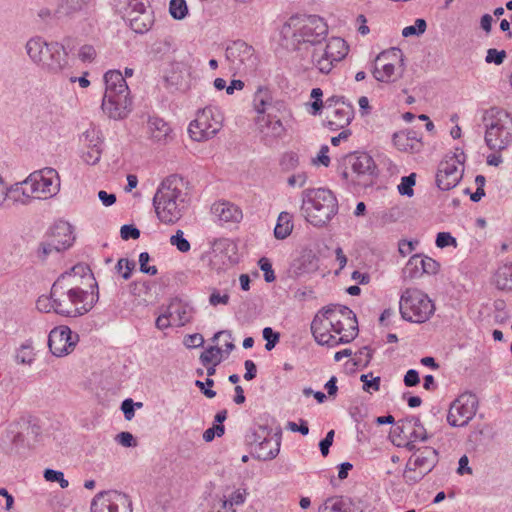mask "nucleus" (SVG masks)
<instances>
[{
    "instance_id": "nucleus-1",
    "label": "nucleus",
    "mask_w": 512,
    "mask_h": 512,
    "mask_svg": "<svg viewBox=\"0 0 512 512\" xmlns=\"http://www.w3.org/2000/svg\"><path fill=\"white\" fill-rule=\"evenodd\" d=\"M91 272L84 264H76L62 273L52 284L51 294L55 300L56 314L79 317L88 313L99 299V292L90 294L80 287V280Z\"/></svg>"
},
{
    "instance_id": "nucleus-2",
    "label": "nucleus",
    "mask_w": 512,
    "mask_h": 512,
    "mask_svg": "<svg viewBox=\"0 0 512 512\" xmlns=\"http://www.w3.org/2000/svg\"><path fill=\"white\" fill-rule=\"evenodd\" d=\"M295 20L297 18L292 17L282 26L281 45L289 51L298 52L303 59L307 58L311 52L315 58L327 38V24L319 16L310 15L298 29L293 30Z\"/></svg>"
},
{
    "instance_id": "nucleus-3",
    "label": "nucleus",
    "mask_w": 512,
    "mask_h": 512,
    "mask_svg": "<svg viewBox=\"0 0 512 512\" xmlns=\"http://www.w3.org/2000/svg\"><path fill=\"white\" fill-rule=\"evenodd\" d=\"M184 187V179L176 174L168 176L159 185L153 197V206L161 222L174 224L182 217L188 202Z\"/></svg>"
},
{
    "instance_id": "nucleus-4",
    "label": "nucleus",
    "mask_w": 512,
    "mask_h": 512,
    "mask_svg": "<svg viewBox=\"0 0 512 512\" xmlns=\"http://www.w3.org/2000/svg\"><path fill=\"white\" fill-rule=\"evenodd\" d=\"M301 196L303 216L315 227L326 226L338 213V201L329 189L308 188Z\"/></svg>"
},
{
    "instance_id": "nucleus-5",
    "label": "nucleus",
    "mask_w": 512,
    "mask_h": 512,
    "mask_svg": "<svg viewBox=\"0 0 512 512\" xmlns=\"http://www.w3.org/2000/svg\"><path fill=\"white\" fill-rule=\"evenodd\" d=\"M105 94L102 110L110 118L123 119L131 111L132 100L125 77L118 70H110L104 75Z\"/></svg>"
},
{
    "instance_id": "nucleus-6",
    "label": "nucleus",
    "mask_w": 512,
    "mask_h": 512,
    "mask_svg": "<svg viewBox=\"0 0 512 512\" xmlns=\"http://www.w3.org/2000/svg\"><path fill=\"white\" fill-rule=\"evenodd\" d=\"M25 47L30 59L49 72L58 73L68 64L67 53L57 42L47 43L41 37H33Z\"/></svg>"
},
{
    "instance_id": "nucleus-7",
    "label": "nucleus",
    "mask_w": 512,
    "mask_h": 512,
    "mask_svg": "<svg viewBox=\"0 0 512 512\" xmlns=\"http://www.w3.org/2000/svg\"><path fill=\"white\" fill-rule=\"evenodd\" d=\"M40 420L32 415H25L9 424L7 438L11 451L21 454L25 449H32L42 440Z\"/></svg>"
},
{
    "instance_id": "nucleus-8",
    "label": "nucleus",
    "mask_w": 512,
    "mask_h": 512,
    "mask_svg": "<svg viewBox=\"0 0 512 512\" xmlns=\"http://www.w3.org/2000/svg\"><path fill=\"white\" fill-rule=\"evenodd\" d=\"M399 309L404 320L424 323L433 315L435 306L432 300L416 288H407L401 295Z\"/></svg>"
},
{
    "instance_id": "nucleus-9",
    "label": "nucleus",
    "mask_w": 512,
    "mask_h": 512,
    "mask_svg": "<svg viewBox=\"0 0 512 512\" xmlns=\"http://www.w3.org/2000/svg\"><path fill=\"white\" fill-rule=\"evenodd\" d=\"M485 143L490 150L502 151L512 143V116L504 110H491L486 119Z\"/></svg>"
},
{
    "instance_id": "nucleus-10",
    "label": "nucleus",
    "mask_w": 512,
    "mask_h": 512,
    "mask_svg": "<svg viewBox=\"0 0 512 512\" xmlns=\"http://www.w3.org/2000/svg\"><path fill=\"white\" fill-rule=\"evenodd\" d=\"M75 241L73 227L66 221H59L51 228L47 239L39 244L38 257L46 260L52 253H60L70 248Z\"/></svg>"
},
{
    "instance_id": "nucleus-11",
    "label": "nucleus",
    "mask_w": 512,
    "mask_h": 512,
    "mask_svg": "<svg viewBox=\"0 0 512 512\" xmlns=\"http://www.w3.org/2000/svg\"><path fill=\"white\" fill-rule=\"evenodd\" d=\"M24 184L30 186L31 194H35L37 199H48L59 192L60 179L55 169L45 167L32 172L25 180Z\"/></svg>"
},
{
    "instance_id": "nucleus-12",
    "label": "nucleus",
    "mask_w": 512,
    "mask_h": 512,
    "mask_svg": "<svg viewBox=\"0 0 512 512\" xmlns=\"http://www.w3.org/2000/svg\"><path fill=\"white\" fill-rule=\"evenodd\" d=\"M225 57L230 68L238 73L254 72L258 65L254 48L243 40H236L229 44Z\"/></svg>"
},
{
    "instance_id": "nucleus-13",
    "label": "nucleus",
    "mask_w": 512,
    "mask_h": 512,
    "mask_svg": "<svg viewBox=\"0 0 512 512\" xmlns=\"http://www.w3.org/2000/svg\"><path fill=\"white\" fill-rule=\"evenodd\" d=\"M477 408V396L470 392L463 393L450 405L447 421L453 427L466 426L475 416Z\"/></svg>"
},
{
    "instance_id": "nucleus-14",
    "label": "nucleus",
    "mask_w": 512,
    "mask_h": 512,
    "mask_svg": "<svg viewBox=\"0 0 512 512\" xmlns=\"http://www.w3.org/2000/svg\"><path fill=\"white\" fill-rule=\"evenodd\" d=\"M344 164L350 165L356 175V182L364 187L373 183L377 176V166L373 158L367 153H352L344 157Z\"/></svg>"
},
{
    "instance_id": "nucleus-15",
    "label": "nucleus",
    "mask_w": 512,
    "mask_h": 512,
    "mask_svg": "<svg viewBox=\"0 0 512 512\" xmlns=\"http://www.w3.org/2000/svg\"><path fill=\"white\" fill-rule=\"evenodd\" d=\"M91 512H132L131 502L123 493L102 491L93 498Z\"/></svg>"
},
{
    "instance_id": "nucleus-16",
    "label": "nucleus",
    "mask_w": 512,
    "mask_h": 512,
    "mask_svg": "<svg viewBox=\"0 0 512 512\" xmlns=\"http://www.w3.org/2000/svg\"><path fill=\"white\" fill-rule=\"evenodd\" d=\"M221 124L212 118L209 108L198 111L196 118L189 124L188 132L195 141H204L216 135Z\"/></svg>"
},
{
    "instance_id": "nucleus-17",
    "label": "nucleus",
    "mask_w": 512,
    "mask_h": 512,
    "mask_svg": "<svg viewBox=\"0 0 512 512\" xmlns=\"http://www.w3.org/2000/svg\"><path fill=\"white\" fill-rule=\"evenodd\" d=\"M78 338L67 326L55 327L49 333L48 346L53 355L61 357L73 351Z\"/></svg>"
},
{
    "instance_id": "nucleus-18",
    "label": "nucleus",
    "mask_w": 512,
    "mask_h": 512,
    "mask_svg": "<svg viewBox=\"0 0 512 512\" xmlns=\"http://www.w3.org/2000/svg\"><path fill=\"white\" fill-rule=\"evenodd\" d=\"M395 440H420L426 441L428 434L419 417L410 416L400 420L393 430Z\"/></svg>"
},
{
    "instance_id": "nucleus-19",
    "label": "nucleus",
    "mask_w": 512,
    "mask_h": 512,
    "mask_svg": "<svg viewBox=\"0 0 512 512\" xmlns=\"http://www.w3.org/2000/svg\"><path fill=\"white\" fill-rule=\"evenodd\" d=\"M461 163L462 162L460 160H455L452 157L450 160L442 161L439 164L436 174V184L439 189L447 191L458 184L462 176L461 171L458 169V164Z\"/></svg>"
},
{
    "instance_id": "nucleus-20",
    "label": "nucleus",
    "mask_w": 512,
    "mask_h": 512,
    "mask_svg": "<svg viewBox=\"0 0 512 512\" xmlns=\"http://www.w3.org/2000/svg\"><path fill=\"white\" fill-rule=\"evenodd\" d=\"M439 270V263L430 257L413 255L403 269L405 279H415L423 274H436Z\"/></svg>"
},
{
    "instance_id": "nucleus-21",
    "label": "nucleus",
    "mask_w": 512,
    "mask_h": 512,
    "mask_svg": "<svg viewBox=\"0 0 512 512\" xmlns=\"http://www.w3.org/2000/svg\"><path fill=\"white\" fill-rule=\"evenodd\" d=\"M35 198V194H31L30 192V186H26L24 181L8 189L0 178V204L7 200L13 203L27 205Z\"/></svg>"
},
{
    "instance_id": "nucleus-22",
    "label": "nucleus",
    "mask_w": 512,
    "mask_h": 512,
    "mask_svg": "<svg viewBox=\"0 0 512 512\" xmlns=\"http://www.w3.org/2000/svg\"><path fill=\"white\" fill-rule=\"evenodd\" d=\"M354 118V107L349 102H341L338 107H334L327 112V126L331 130L343 129L348 126Z\"/></svg>"
},
{
    "instance_id": "nucleus-23",
    "label": "nucleus",
    "mask_w": 512,
    "mask_h": 512,
    "mask_svg": "<svg viewBox=\"0 0 512 512\" xmlns=\"http://www.w3.org/2000/svg\"><path fill=\"white\" fill-rule=\"evenodd\" d=\"M417 451L418 453H414L407 463H409V467L418 469L422 474L427 475L438 463V452L431 447H425L423 450Z\"/></svg>"
},
{
    "instance_id": "nucleus-24",
    "label": "nucleus",
    "mask_w": 512,
    "mask_h": 512,
    "mask_svg": "<svg viewBox=\"0 0 512 512\" xmlns=\"http://www.w3.org/2000/svg\"><path fill=\"white\" fill-rule=\"evenodd\" d=\"M83 136L88 150L82 154V159L89 165H96L100 161L102 154V140L99 137V132L95 129L87 130Z\"/></svg>"
},
{
    "instance_id": "nucleus-25",
    "label": "nucleus",
    "mask_w": 512,
    "mask_h": 512,
    "mask_svg": "<svg viewBox=\"0 0 512 512\" xmlns=\"http://www.w3.org/2000/svg\"><path fill=\"white\" fill-rule=\"evenodd\" d=\"M319 512H362V509L350 497L333 496L326 499Z\"/></svg>"
},
{
    "instance_id": "nucleus-26",
    "label": "nucleus",
    "mask_w": 512,
    "mask_h": 512,
    "mask_svg": "<svg viewBox=\"0 0 512 512\" xmlns=\"http://www.w3.org/2000/svg\"><path fill=\"white\" fill-rule=\"evenodd\" d=\"M280 439L264 437L255 447L253 456L258 460L268 461L276 458L280 452Z\"/></svg>"
},
{
    "instance_id": "nucleus-27",
    "label": "nucleus",
    "mask_w": 512,
    "mask_h": 512,
    "mask_svg": "<svg viewBox=\"0 0 512 512\" xmlns=\"http://www.w3.org/2000/svg\"><path fill=\"white\" fill-rule=\"evenodd\" d=\"M340 307L344 306L338 304H330L320 311L323 317L329 321L328 326L337 334H341L343 331L350 330L346 320L339 313Z\"/></svg>"
},
{
    "instance_id": "nucleus-28",
    "label": "nucleus",
    "mask_w": 512,
    "mask_h": 512,
    "mask_svg": "<svg viewBox=\"0 0 512 512\" xmlns=\"http://www.w3.org/2000/svg\"><path fill=\"white\" fill-rule=\"evenodd\" d=\"M147 127L150 138L153 141L166 142L170 137L171 128L162 118L157 116L149 117Z\"/></svg>"
},
{
    "instance_id": "nucleus-29",
    "label": "nucleus",
    "mask_w": 512,
    "mask_h": 512,
    "mask_svg": "<svg viewBox=\"0 0 512 512\" xmlns=\"http://www.w3.org/2000/svg\"><path fill=\"white\" fill-rule=\"evenodd\" d=\"M123 18L129 23L131 29L136 32L143 34L151 28L153 24V15L151 11L137 13L135 15L124 14Z\"/></svg>"
},
{
    "instance_id": "nucleus-30",
    "label": "nucleus",
    "mask_w": 512,
    "mask_h": 512,
    "mask_svg": "<svg viewBox=\"0 0 512 512\" xmlns=\"http://www.w3.org/2000/svg\"><path fill=\"white\" fill-rule=\"evenodd\" d=\"M319 51H323V55L332 60L340 61L347 55L348 46L342 38L333 37L324 48L321 46Z\"/></svg>"
},
{
    "instance_id": "nucleus-31",
    "label": "nucleus",
    "mask_w": 512,
    "mask_h": 512,
    "mask_svg": "<svg viewBox=\"0 0 512 512\" xmlns=\"http://www.w3.org/2000/svg\"><path fill=\"white\" fill-rule=\"evenodd\" d=\"M212 212L224 222H236L242 218L241 210L229 202L214 204Z\"/></svg>"
},
{
    "instance_id": "nucleus-32",
    "label": "nucleus",
    "mask_w": 512,
    "mask_h": 512,
    "mask_svg": "<svg viewBox=\"0 0 512 512\" xmlns=\"http://www.w3.org/2000/svg\"><path fill=\"white\" fill-rule=\"evenodd\" d=\"M339 313L344 317L349 327V331H344L345 333L338 338V344H345L351 342L358 333V322L355 313L348 307H340Z\"/></svg>"
},
{
    "instance_id": "nucleus-33",
    "label": "nucleus",
    "mask_w": 512,
    "mask_h": 512,
    "mask_svg": "<svg viewBox=\"0 0 512 512\" xmlns=\"http://www.w3.org/2000/svg\"><path fill=\"white\" fill-rule=\"evenodd\" d=\"M385 54H381L376 58L375 67L372 71L374 78L380 82L395 81L393 78L395 66L391 63H384Z\"/></svg>"
},
{
    "instance_id": "nucleus-34",
    "label": "nucleus",
    "mask_w": 512,
    "mask_h": 512,
    "mask_svg": "<svg viewBox=\"0 0 512 512\" xmlns=\"http://www.w3.org/2000/svg\"><path fill=\"white\" fill-rule=\"evenodd\" d=\"M172 308H174V315H176L178 319V327H182L192 321L195 309L189 303L183 302L179 299H173Z\"/></svg>"
},
{
    "instance_id": "nucleus-35",
    "label": "nucleus",
    "mask_w": 512,
    "mask_h": 512,
    "mask_svg": "<svg viewBox=\"0 0 512 512\" xmlns=\"http://www.w3.org/2000/svg\"><path fill=\"white\" fill-rule=\"evenodd\" d=\"M495 286L500 290H512V263L500 266L493 276Z\"/></svg>"
},
{
    "instance_id": "nucleus-36",
    "label": "nucleus",
    "mask_w": 512,
    "mask_h": 512,
    "mask_svg": "<svg viewBox=\"0 0 512 512\" xmlns=\"http://www.w3.org/2000/svg\"><path fill=\"white\" fill-rule=\"evenodd\" d=\"M292 230L293 223L291 214L288 212H281L274 228V236L277 239L283 240L291 234Z\"/></svg>"
},
{
    "instance_id": "nucleus-37",
    "label": "nucleus",
    "mask_w": 512,
    "mask_h": 512,
    "mask_svg": "<svg viewBox=\"0 0 512 512\" xmlns=\"http://www.w3.org/2000/svg\"><path fill=\"white\" fill-rule=\"evenodd\" d=\"M324 320L326 319L319 312L318 314H316L311 323V332L317 343L327 342V340H323V338H328L327 333L330 331L328 326L325 324Z\"/></svg>"
},
{
    "instance_id": "nucleus-38",
    "label": "nucleus",
    "mask_w": 512,
    "mask_h": 512,
    "mask_svg": "<svg viewBox=\"0 0 512 512\" xmlns=\"http://www.w3.org/2000/svg\"><path fill=\"white\" fill-rule=\"evenodd\" d=\"M271 92L266 87H259L254 95V107L258 113H264L268 106L271 105Z\"/></svg>"
},
{
    "instance_id": "nucleus-39",
    "label": "nucleus",
    "mask_w": 512,
    "mask_h": 512,
    "mask_svg": "<svg viewBox=\"0 0 512 512\" xmlns=\"http://www.w3.org/2000/svg\"><path fill=\"white\" fill-rule=\"evenodd\" d=\"M84 4V0H58L56 12L63 15H71L80 11Z\"/></svg>"
},
{
    "instance_id": "nucleus-40",
    "label": "nucleus",
    "mask_w": 512,
    "mask_h": 512,
    "mask_svg": "<svg viewBox=\"0 0 512 512\" xmlns=\"http://www.w3.org/2000/svg\"><path fill=\"white\" fill-rule=\"evenodd\" d=\"M312 63L316 65L321 73H329L333 67V63L337 62L336 60H332L325 55H323V51L317 52L315 58L313 57V52L309 54Z\"/></svg>"
},
{
    "instance_id": "nucleus-41",
    "label": "nucleus",
    "mask_w": 512,
    "mask_h": 512,
    "mask_svg": "<svg viewBox=\"0 0 512 512\" xmlns=\"http://www.w3.org/2000/svg\"><path fill=\"white\" fill-rule=\"evenodd\" d=\"M16 361L21 364L30 365L34 361L32 342L27 341L22 344L17 351Z\"/></svg>"
},
{
    "instance_id": "nucleus-42",
    "label": "nucleus",
    "mask_w": 512,
    "mask_h": 512,
    "mask_svg": "<svg viewBox=\"0 0 512 512\" xmlns=\"http://www.w3.org/2000/svg\"><path fill=\"white\" fill-rule=\"evenodd\" d=\"M169 12L176 20H182L188 14V6L185 0H171Z\"/></svg>"
},
{
    "instance_id": "nucleus-43",
    "label": "nucleus",
    "mask_w": 512,
    "mask_h": 512,
    "mask_svg": "<svg viewBox=\"0 0 512 512\" xmlns=\"http://www.w3.org/2000/svg\"><path fill=\"white\" fill-rule=\"evenodd\" d=\"M136 263L128 258H120L115 266L117 273L121 274L122 278L128 280L132 271L135 269Z\"/></svg>"
},
{
    "instance_id": "nucleus-44",
    "label": "nucleus",
    "mask_w": 512,
    "mask_h": 512,
    "mask_svg": "<svg viewBox=\"0 0 512 512\" xmlns=\"http://www.w3.org/2000/svg\"><path fill=\"white\" fill-rule=\"evenodd\" d=\"M130 293L135 296L142 298L146 301V296L150 293L151 287L148 281H134L130 285Z\"/></svg>"
},
{
    "instance_id": "nucleus-45",
    "label": "nucleus",
    "mask_w": 512,
    "mask_h": 512,
    "mask_svg": "<svg viewBox=\"0 0 512 512\" xmlns=\"http://www.w3.org/2000/svg\"><path fill=\"white\" fill-rule=\"evenodd\" d=\"M416 182V174L411 173L408 176H404L401 179V183L398 185V191L403 196L411 197L414 194L413 186Z\"/></svg>"
},
{
    "instance_id": "nucleus-46",
    "label": "nucleus",
    "mask_w": 512,
    "mask_h": 512,
    "mask_svg": "<svg viewBox=\"0 0 512 512\" xmlns=\"http://www.w3.org/2000/svg\"><path fill=\"white\" fill-rule=\"evenodd\" d=\"M426 28V21L422 18H418L414 25L407 26L402 30V35L403 37L419 36L425 32Z\"/></svg>"
},
{
    "instance_id": "nucleus-47",
    "label": "nucleus",
    "mask_w": 512,
    "mask_h": 512,
    "mask_svg": "<svg viewBox=\"0 0 512 512\" xmlns=\"http://www.w3.org/2000/svg\"><path fill=\"white\" fill-rule=\"evenodd\" d=\"M299 165V156L295 152H286L280 160V166L284 171L294 170Z\"/></svg>"
},
{
    "instance_id": "nucleus-48",
    "label": "nucleus",
    "mask_w": 512,
    "mask_h": 512,
    "mask_svg": "<svg viewBox=\"0 0 512 512\" xmlns=\"http://www.w3.org/2000/svg\"><path fill=\"white\" fill-rule=\"evenodd\" d=\"M222 350L218 346H210L200 355V361L204 366L213 363L217 358H221Z\"/></svg>"
},
{
    "instance_id": "nucleus-49",
    "label": "nucleus",
    "mask_w": 512,
    "mask_h": 512,
    "mask_svg": "<svg viewBox=\"0 0 512 512\" xmlns=\"http://www.w3.org/2000/svg\"><path fill=\"white\" fill-rule=\"evenodd\" d=\"M263 338L266 341L265 349L271 351L280 340V333L273 331L271 327H265L262 332Z\"/></svg>"
},
{
    "instance_id": "nucleus-50",
    "label": "nucleus",
    "mask_w": 512,
    "mask_h": 512,
    "mask_svg": "<svg viewBox=\"0 0 512 512\" xmlns=\"http://www.w3.org/2000/svg\"><path fill=\"white\" fill-rule=\"evenodd\" d=\"M55 300L52 299V294L50 293L49 296L41 295L36 302L37 309L40 312L49 313L51 311H54L56 313V306H55Z\"/></svg>"
},
{
    "instance_id": "nucleus-51",
    "label": "nucleus",
    "mask_w": 512,
    "mask_h": 512,
    "mask_svg": "<svg viewBox=\"0 0 512 512\" xmlns=\"http://www.w3.org/2000/svg\"><path fill=\"white\" fill-rule=\"evenodd\" d=\"M44 478L49 482H58L61 488H67L69 482L64 478V474L61 471L46 469L44 471Z\"/></svg>"
},
{
    "instance_id": "nucleus-52",
    "label": "nucleus",
    "mask_w": 512,
    "mask_h": 512,
    "mask_svg": "<svg viewBox=\"0 0 512 512\" xmlns=\"http://www.w3.org/2000/svg\"><path fill=\"white\" fill-rule=\"evenodd\" d=\"M147 0H130L127 4L124 14L135 15L137 13L148 12Z\"/></svg>"
},
{
    "instance_id": "nucleus-53",
    "label": "nucleus",
    "mask_w": 512,
    "mask_h": 512,
    "mask_svg": "<svg viewBox=\"0 0 512 512\" xmlns=\"http://www.w3.org/2000/svg\"><path fill=\"white\" fill-rule=\"evenodd\" d=\"M372 359V353L368 347H362L357 353H355V357L353 358V362L355 366L366 367Z\"/></svg>"
},
{
    "instance_id": "nucleus-54",
    "label": "nucleus",
    "mask_w": 512,
    "mask_h": 512,
    "mask_svg": "<svg viewBox=\"0 0 512 512\" xmlns=\"http://www.w3.org/2000/svg\"><path fill=\"white\" fill-rule=\"evenodd\" d=\"M170 243L183 253L188 252L191 248L189 241L183 237L181 230H178L175 235L171 236Z\"/></svg>"
},
{
    "instance_id": "nucleus-55",
    "label": "nucleus",
    "mask_w": 512,
    "mask_h": 512,
    "mask_svg": "<svg viewBox=\"0 0 512 512\" xmlns=\"http://www.w3.org/2000/svg\"><path fill=\"white\" fill-rule=\"evenodd\" d=\"M506 56L507 55L505 50L490 48L487 50L485 61L489 64L494 63L496 65H501L504 62Z\"/></svg>"
},
{
    "instance_id": "nucleus-56",
    "label": "nucleus",
    "mask_w": 512,
    "mask_h": 512,
    "mask_svg": "<svg viewBox=\"0 0 512 512\" xmlns=\"http://www.w3.org/2000/svg\"><path fill=\"white\" fill-rule=\"evenodd\" d=\"M150 261V255L147 252H141L139 255V266L140 271L142 273L148 274V275H156L158 270L156 266H149L148 262Z\"/></svg>"
},
{
    "instance_id": "nucleus-57",
    "label": "nucleus",
    "mask_w": 512,
    "mask_h": 512,
    "mask_svg": "<svg viewBox=\"0 0 512 512\" xmlns=\"http://www.w3.org/2000/svg\"><path fill=\"white\" fill-rule=\"evenodd\" d=\"M424 476L425 474H422L420 470L409 467V463L406 464V469L403 474L406 483L415 484L419 482Z\"/></svg>"
},
{
    "instance_id": "nucleus-58",
    "label": "nucleus",
    "mask_w": 512,
    "mask_h": 512,
    "mask_svg": "<svg viewBox=\"0 0 512 512\" xmlns=\"http://www.w3.org/2000/svg\"><path fill=\"white\" fill-rule=\"evenodd\" d=\"M369 376H372V373L370 374H363L360 376L361 382H363V389L366 392H370V390L378 391L380 389V377H374L371 380L368 379Z\"/></svg>"
},
{
    "instance_id": "nucleus-59",
    "label": "nucleus",
    "mask_w": 512,
    "mask_h": 512,
    "mask_svg": "<svg viewBox=\"0 0 512 512\" xmlns=\"http://www.w3.org/2000/svg\"><path fill=\"white\" fill-rule=\"evenodd\" d=\"M436 245L439 248L457 246L456 239L449 232H439L436 237Z\"/></svg>"
},
{
    "instance_id": "nucleus-60",
    "label": "nucleus",
    "mask_w": 512,
    "mask_h": 512,
    "mask_svg": "<svg viewBox=\"0 0 512 512\" xmlns=\"http://www.w3.org/2000/svg\"><path fill=\"white\" fill-rule=\"evenodd\" d=\"M14 505V497L5 488H0V507L6 512H11Z\"/></svg>"
},
{
    "instance_id": "nucleus-61",
    "label": "nucleus",
    "mask_w": 512,
    "mask_h": 512,
    "mask_svg": "<svg viewBox=\"0 0 512 512\" xmlns=\"http://www.w3.org/2000/svg\"><path fill=\"white\" fill-rule=\"evenodd\" d=\"M259 267L264 272V279L266 282L270 283L275 280L274 271L272 269V264L269 259L263 257L259 260Z\"/></svg>"
},
{
    "instance_id": "nucleus-62",
    "label": "nucleus",
    "mask_w": 512,
    "mask_h": 512,
    "mask_svg": "<svg viewBox=\"0 0 512 512\" xmlns=\"http://www.w3.org/2000/svg\"><path fill=\"white\" fill-rule=\"evenodd\" d=\"M248 492L245 488H239L235 490L230 496H229V503L230 506H239L245 503L247 498Z\"/></svg>"
},
{
    "instance_id": "nucleus-63",
    "label": "nucleus",
    "mask_w": 512,
    "mask_h": 512,
    "mask_svg": "<svg viewBox=\"0 0 512 512\" xmlns=\"http://www.w3.org/2000/svg\"><path fill=\"white\" fill-rule=\"evenodd\" d=\"M120 235L123 240L138 239L140 231L134 225L126 224L121 227Z\"/></svg>"
},
{
    "instance_id": "nucleus-64",
    "label": "nucleus",
    "mask_w": 512,
    "mask_h": 512,
    "mask_svg": "<svg viewBox=\"0 0 512 512\" xmlns=\"http://www.w3.org/2000/svg\"><path fill=\"white\" fill-rule=\"evenodd\" d=\"M116 441L122 445L123 447H135L137 445V442L134 438V436L130 432H120L116 435Z\"/></svg>"
}]
</instances>
